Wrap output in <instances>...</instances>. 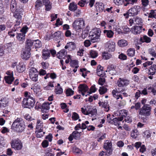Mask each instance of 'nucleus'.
<instances>
[{"instance_id": "obj_1", "label": "nucleus", "mask_w": 156, "mask_h": 156, "mask_svg": "<svg viewBox=\"0 0 156 156\" xmlns=\"http://www.w3.org/2000/svg\"><path fill=\"white\" fill-rule=\"evenodd\" d=\"M25 124L24 121L21 118H17L13 122L12 129L17 132L23 131L25 128Z\"/></svg>"}, {"instance_id": "obj_2", "label": "nucleus", "mask_w": 156, "mask_h": 156, "mask_svg": "<svg viewBox=\"0 0 156 156\" xmlns=\"http://www.w3.org/2000/svg\"><path fill=\"white\" fill-rule=\"evenodd\" d=\"M101 31L100 29L94 28L90 32L89 37L93 42H98L100 40Z\"/></svg>"}, {"instance_id": "obj_3", "label": "nucleus", "mask_w": 156, "mask_h": 156, "mask_svg": "<svg viewBox=\"0 0 156 156\" xmlns=\"http://www.w3.org/2000/svg\"><path fill=\"white\" fill-rule=\"evenodd\" d=\"M35 103L34 98L31 96L24 98L23 101V106L24 108H30L34 107Z\"/></svg>"}, {"instance_id": "obj_4", "label": "nucleus", "mask_w": 156, "mask_h": 156, "mask_svg": "<svg viewBox=\"0 0 156 156\" xmlns=\"http://www.w3.org/2000/svg\"><path fill=\"white\" fill-rule=\"evenodd\" d=\"M151 107L148 104L144 105L139 110V114L141 115L149 116L151 115Z\"/></svg>"}, {"instance_id": "obj_5", "label": "nucleus", "mask_w": 156, "mask_h": 156, "mask_svg": "<svg viewBox=\"0 0 156 156\" xmlns=\"http://www.w3.org/2000/svg\"><path fill=\"white\" fill-rule=\"evenodd\" d=\"M85 25L84 21L82 18H79L74 21L73 26L74 29L79 30L83 28Z\"/></svg>"}, {"instance_id": "obj_6", "label": "nucleus", "mask_w": 156, "mask_h": 156, "mask_svg": "<svg viewBox=\"0 0 156 156\" xmlns=\"http://www.w3.org/2000/svg\"><path fill=\"white\" fill-rule=\"evenodd\" d=\"M23 11L22 8L18 9L13 12V16L16 19H17L16 21V24L15 25V26H18L20 24L21 21L22 15H23Z\"/></svg>"}, {"instance_id": "obj_7", "label": "nucleus", "mask_w": 156, "mask_h": 156, "mask_svg": "<svg viewBox=\"0 0 156 156\" xmlns=\"http://www.w3.org/2000/svg\"><path fill=\"white\" fill-rule=\"evenodd\" d=\"M10 143L12 147L16 150H20L23 147L22 143L18 139L12 140Z\"/></svg>"}, {"instance_id": "obj_8", "label": "nucleus", "mask_w": 156, "mask_h": 156, "mask_svg": "<svg viewBox=\"0 0 156 156\" xmlns=\"http://www.w3.org/2000/svg\"><path fill=\"white\" fill-rule=\"evenodd\" d=\"M104 148L106 151L105 153L106 155H109L112 154L113 149L111 141L106 140L104 144Z\"/></svg>"}, {"instance_id": "obj_9", "label": "nucleus", "mask_w": 156, "mask_h": 156, "mask_svg": "<svg viewBox=\"0 0 156 156\" xmlns=\"http://www.w3.org/2000/svg\"><path fill=\"white\" fill-rule=\"evenodd\" d=\"M140 7L137 6H136L131 8L129 10L128 13L129 16H134L137 15L139 12Z\"/></svg>"}, {"instance_id": "obj_10", "label": "nucleus", "mask_w": 156, "mask_h": 156, "mask_svg": "<svg viewBox=\"0 0 156 156\" xmlns=\"http://www.w3.org/2000/svg\"><path fill=\"white\" fill-rule=\"evenodd\" d=\"M129 81L124 78H120L118 80L117 84L119 87H123L126 86L129 84Z\"/></svg>"}, {"instance_id": "obj_11", "label": "nucleus", "mask_w": 156, "mask_h": 156, "mask_svg": "<svg viewBox=\"0 0 156 156\" xmlns=\"http://www.w3.org/2000/svg\"><path fill=\"white\" fill-rule=\"evenodd\" d=\"M105 45L109 52H112L115 51V43L114 42L109 41L105 44Z\"/></svg>"}, {"instance_id": "obj_12", "label": "nucleus", "mask_w": 156, "mask_h": 156, "mask_svg": "<svg viewBox=\"0 0 156 156\" xmlns=\"http://www.w3.org/2000/svg\"><path fill=\"white\" fill-rule=\"evenodd\" d=\"M22 8L18 5L15 0H12L10 4V9L12 12H13L18 9Z\"/></svg>"}, {"instance_id": "obj_13", "label": "nucleus", "mask_w": 156, "mask_h": 156, "mask_svg": "<svg viewBox=\"0 0 156 156\" xmlns=\"http://www.w3.org/2000/svg\"><path fill=\"white\" fill-rule=\"evenodd\" d=\"M7 74L8 75L5 77V80L6 82L8 84H11L14 79L13 77V74L12 72H7Z\"/></svg>"}, {"instance_id": "obj_14", "label": "nucleus", "mask_w": 156, "mask_h": 156, "mask_svg": "<svg viewBox=\"0 0 156 156\" xmlns=\"http://www.w3.org/2000/svg\"><path fill=\"white\" fill-rule=\"evenodd\" d=\"M79 91L83 96L85 95V93L89 89L87 86L85 84H80L78 87Z\"/></svg>"}, {"instance_id": "obj_15", "label": "nucleus", "mask_w": 156, "mask_h": 156, "mask_svg": "<svg viewBox=\"0 0 156 156\" xmlns=\"http://www.w3.org/2000/svg\"><path fill=\"white\" fill-rule=\"evenodd\" d=\"M30 51L25 49L23 51L21 54L22 58L25 60H27L30 57Z\"/></svg>"}, {"instance_id": "obj_16", "label": "nucleus", "mask_w": 156, "mask_h": 156, "mask_svg": "<svg viewBox=\"0 0 156 156\" xmlns=\"http://www.w3.org/2000/svg\"><path fill=\"white\" fill-rule=\"evenodd\" d=\"M142 27L141 26H135L131 29L132 33L135 34H140L142 31Z\"/></svg>"}, {"instance_id": "obj_17", "label": "nucleus", "mask_w": 156, "mask_h": 156, "mask_svg": "<svg viewBox=\"0 0 156 156\" xmlns=\"http://www.w3.org/2000/svg\"><path fill=\"white\" fill-rule=\"evenodd\" d=\"M53 38L56 41L62 40L63 39V37H62L61 32L58 31L56 32L53 34Z\"/></svg>"}, {"instance_id": "obj_18", "label": "nucleus", "mask_w": 156, "mask_h": 156, "mask_svg": "<svg viewBox=\"0 0 156 156\" xmlns=\"http://www.w3.org/2000/svg\"><path fill=\"white\" fill-rule=\"evenodd\" d=\"M95 6L97 11L102 12L105 9L104 4L101 2H97Z\"/></svg>"}, {"instance_id": "obj_19", "label": "nucleus", "mask_w": 156, "mask_h": 156, "mask_svg": "<svg viewBox=\"0 0 156 156\" xmlns=\"http://www.w3.org/2000/svg\"><path fill=\"white\" fill-rule=\"evenodd\" d=\"M8 99L5 98L0 100V107L2 108L6 107L8 105Z\"/></svg>"}, {"instance_id": "obj_20", "label": "nucleus", "mask_w": 156, "mask_h": 156, "mask_svg": "<svg viewBox=\"0 0 156 156\" xmlns=\"http://www.w3.org/2000/svg\"><path fill=\"white\" fill-rule=\"evenodd\" d=\"M51 103V102H45L42 105V111L43 112H47L50 108V105Z\"/></svg>"}, {"instance_id": "obj_21", "label": "nucleus", "mask_w": 156, "mask_h": 156, "mask_svg": "<svg viewBox=\"0 0 156 156\" xmlns=\"http://www.w3.org/2000/svg\"><path fill=\"white\" fill-rule=\"evenodd\" d=\"M65 49L68 48V49L70 50H74L76 48V44L73 42H69L65 46Z\"/></svg>"}, {"instance_id": "obj_22", "label": "nucleus", "mask_w": 156, "mask_h": 156, "mask_svg": "<svg viewBox=\"0 0 156 156\" xmlns=\"http://www.w3.org/2000/svg\"><path fill=\"white\" fill-rule=\"evenodd\" d=\"M50 55V51L47 49H43L42 52V58L44 60H46Z\"/></svg>"}, {"instance_id": "obj_23", "label": "nucleus", "mask_w": 156, "mask_h": 156, "mask_svg": "<svg viewBox=\"0 0 156 156\" xmlns=\"http://www.w3.org/2000/svg\"><path fill=\"white\" fill-rule=\"evenodd\" d=\"M17 70L19 73L23 72L25 69V66L23 62L20 63L16 66Z\"/></svg>"}, {"instance_id": "obj_24", "label": "nucleus", "mask_w": 156, "mask_h": 156, "mask_svg": "<svg viewBox=\"0 0 156 156\" xmlns=\"http://www.w3.org/2000/svg\"><path fill=\"white\" fill-rule=\"evenodd\" d=\"M33 44V41L30 39H27L26 42L25 49L29 51L30 50L31 47Z\"/></svg>"}, {"instance_id": "obj_25", "label": "nucleus", "mask_w": 156, "mask_h": 156, "mask_svg": "<svg viewBox=\"0 0 156 156\" xmlns=\"http://www.w3.org/2000/svg\"><path fill=\"white\" fill-rule=\"evenodd\" d=\"M140 41L142 43L145 42L148 43L151 42V39L147 35H144L140 37Z\"/></svg>"}, {"instance_id": "obj_26", "label": "nucleus", "mask_w": 156, "mask_h": 156, "mask_svg": "<svg viewBox=\"0 0 156 156\" xmlns=\"http://www.w3.org/2000/svg\"><path fill=\"white\" fill-rule=\"evenodd\" d=\"M43 3L45 5L46 10L49 11L51 8V4L49 0H43Z\"/></svg>"}, {"instance_id": "obj_27", "label": "nucleus", "mask_w": 156, "mask_h": 156, "mask_svg": "<svg viewBox=\"0 0 156 156\" xmlns=\"http://www.w3.org/2000/svg\"><path fill=\"white\" fill-rule=\"evenodd\" d=\"M29 76L32 75V76H38V72L36 69L35 68L32 67L30 68L29 72Z\"/></svg>"}, {"instance_id": "obj_28", "label": "nucleus", "mask_w": 156, "mask_h": 156, "mask_svg": "<svg viewBox=\"0 0 156 156\" xmlns=\"http://www.w3.org/2000/svg\"><path fill=\"white\" fill-rule=\"evenodd\" d=\"M25 34L21 33L17 34L16 37L17 40L20 42H21L22 43L24 42L25 39Z\"/></svg>"}, {"instance_id": "obj_29", "label": "nucleus", "mask_w": 156, "mask_h": 156, "mask_svg": "<svg viewBox=\"0 0 156 156\" xmlns=\"http://www.w3.org/2000/svg\"><path fill=\"white\" fill-rule=\"evenodd\" d=\"M103 67L99 65L97 68V74L98 76H103L104 74L103 71Z\"/></svg>"}, {"instance_id": "obj_30", "label": "nucleus", "mask_w": 156, "mask_h": 156, "mask_svg": "<svg viewBox=\"0 0 156 156\" xmlns=\"http://www.w3.org/2000/svg\"><path fill=\"white\" fill-rule=\"evenodd\" d=\"M103 32L107 37L109 38L112 37L114 34L113 32L111 30H105Z\"/></svg>"}, {"instance_id": "obj_31", "label": "nucleus", "mask_w": 156, "mask_h": 156, "mask_svg": "<svg viewBox=\"0 0 156 156\" xmlns=\"http://www.w3.org/2000/svg\"><path fill=\"white\" fill-rule=\"evenodd\" d=\"M66 54L65 49H63L59 51L57 55L58 58L59 59H62L64 57Z\"/></svg>"}, {"instance_id": "obj_32", "label": "nucleus", "mask_w": 156, "mask_h": 156, "mask_svg": "<svg viewBox=\"0 0 156 156\" xmlns=\"http://www.w3.org/2000/svg\"><path fill=\"white\" fill-rule=\"evenodd\" d=\"M89 30V28L87 26L86 27L85 29L83 31L81 35V37L83 39H85L88 36Z\"/></svg>"}, {"instance_id": "obj_33", "label": "nucleus", "mask_w": 156, "mask_h": 156, "mask_svg": "<svg viewBox=\"0 0 156 156\" xmlns=\"http://www.w3.org/2000/svg\"><path fill=\"white\" fill-rule=\"evenodd\" d=\"M97 113V110L96 108H89L88 115L90 116L95 115Z\"/></svg>"}, {"instance_id": "obj_34", "label": "nucleus", "mask_w": 156, "mask_h": 156, "mask_svg": "<svg viewBox=\"0 0 156 156\" xmlns=\"http://www.w3.org/2000/svg\"><path fill=\"white\" fill-rule=\"evenodd\" d=\"M77 8V6L76 3L73 2L70 4L69 6V9L71 11H74Z\"/></svg>"}, {"instance_id": "obj_35", "label": "nucleus", "mask_w": 156, "mask_h": 156, "mask_svg": "<svg viewBox=\"0 0 156 156\" xmlns=\"http://www.w3.org/2000/svg\"><path fill=\"white\" fill-rule=\"evenodd\" d=\"M118 44L119 46L123 47L127 45L128 42L126 40L122 39L119 41Z\"/></svg>"}, {"instance_id": "obj_36", "label": "nucleus", "mask_w": 156, "mask_h": 156, "mask_svg": "<svg viewBox=\"0 0 156 156\" xmlns=\"http://www.w3.org/2000/svg\"><path fill=\"white\" fill-rule=\"evenodd\" d=\"M156 72V65H153L150 67L149 70V74L152 75L155 74Z\"/></svg>"}, {"instance_id": "obj_37", "label": "nucleus", "mask_w": 156, "mask_h": 156, "mask_svg": "<svg viewBox=\"0 0 156 156\" xmlns=\"http://www.w3.org/2000/svg\"><path fill=\"white\" fill-rule=\"evenodd\" d=\"M35 133H36V137L38 138L41 137L45 133L43 131V129H37Z\"/></svg>"}, {"instance_id": "obj_38", "label": "nucleus", "mask_w": 156, "mask_h": 156, "mask_svg": "<svg viewBox=\"0 0 156 156\" xmlns=\"http://www.w3.org/2000/svg\"><path fill=\"white\" fill-rule=\"evenodd\" d=\"M34 92L36 94H39L41 92V88L39 85L35 84L33 87Z\"/></svg>"}, {"instance_id": "obj_39", "label": "nucleus", "mask_w": 156, "mask_h": 156, "mask_svg": "<svg viewBox=\"0 0 156 156\" xmlns=\"http://www.w3.org/2000/svg\"><path fill=\"white\" fill-rule=\"evenodd\" d=\"M43 122L40 119H38L37 120L36 129H43Z\"/></svg>"}, {"instance_id": "obj_40", "label": "nucleus", "mask_w": 156, "mask_h": 156, "mask_svg": "<svg viewBox=\"0 0 156 156\" xmlns=\"http://www.w3.org/2000/svg\"><path fill=\"white\" fill-rule=\"evenodd\" d=\"M135 50L134 48H130L127 51V55L129 56L132 57L135 54Z\"/></svg>"}, {"instance_id": "obj_41", "label": "nucleus", "mask_w": 156, "mask_h": 156, "mask_svg": "<svg viewBox=\"0 0 156 156\" xmlns=\"http://www.w3.org/2000/svg\"><path fill=\"white\" fill-rule=\"evenodd\" d=\"M135 23L137 25H142L143 23L142 18L138 16L136 17H135Z\"/></svg>"}, {"instance_id": "obj_42", "label": "nucleus", "mask_w": 156, "mask_h": 156, "mask_svg": "<svg viewBox=\"0 0 156 156\" xmlns=\"http://www.w3.org/2000/svg\"><path fill=\"white\" fill-rule=\"evenodd\" d=\"M33 44L36 48H39L41 46V42L39 40H36L33 41Z\"/></svg>"}, {"instance_id": "obj_43", "label": "nucleus", "mask_w": 156, "mask_h": 156, "mask_svg": "<svg viewBox=\"0 0 156 156\" xmlns=\"http://www.w3.org/2000/svg\"><path fill=\"white\" fill-rule=\"evenodd\" d=\"M102 56L103 59L107 60L112 58V55L111 54L104 52L103 53Z\"/></svg>"}, {"instance_id": "obj_44", "label": "nucleus", "mask_w": 156, "mask_h": 156, "mask_svg": "<svg viewBox=\"0 0 156 156\" xmlns=\"http://www.w3.org/2000/svg\"><path fill=\"white\" fill-rule=\"evenodd\" d=\"M81 133V132L79 133L77 131H74L72 133L73 135L74 138L76 140L78 139L80 137Z\"/></svg>"}, {"instance_id": "obj_45", "label": "nucleus", "mask_w": 156, "mask_h": 156, "mask_svg": "<svg viewBox=\"0 0 156 156\" xmlns=\"http://www.w3.org/2000/svg\"><path fill=\"white\" fill-rule=\"evenodd\" d=\"M99 91L100 94H103L107 91V89L103 87H100L99 90Z\"/></svg>"}, {"instance_id": "obj_46", "label": "nucleus", "mask_w": 156, "mask_h": 156, "mask_svg": "<svg viewBox=\"0 0 156 156\" xmlns=\"http://www.w3.org/2000/svg\"><path fill=\"white\" fill-rule=\"evenodd\" d=\"M35 6L36 8L38 9L39 7L42 6V3L41 0H37L35 3Z\"/></svg>"}, {"instance_id": "obj_47", "label": "nucleus", "mask_w": 156, "mask_h": 156, "mask_svg": "<svg viewBox=\"0 0 156 156\" xmlns=\"http://www.w3.org/2000/svg\"><path fill=\"white\" fill-rule=\"evenodd\" d=\"M137 130H133L131 134V136L133 138H136L137 137Z\"/></svg>"}, {"instance_id": "obj_48", "label": "nucleus", "mask_w": 156, "mask_h": 156, "mask_svg": "<svg viewBox=\"0 0 156 156\" xmlns=\"http://www.w3.org/2000/svg\"><path fill=\"white\" fill-rule=\"evenodd\" d=\"M74 93V91L71 89L68 88L66 91V94L67 96L73 95Z\"/></svg>"}, {"instance_id": "obj_49", "label": "nucleus", "mask_w": 156, "mask_h": 156, "mask_svg": "<svg viewBox=\"0 0 156 156\" xmlns=\"http://www.w3.org/2000/svg\"><path fill=\"white\" fill-rule=\"evenodd\" d=\"M90 53L91 57L93 58H96L98 56V53L95 51L91 50Z\"/></svg>"}, {"instance_id": "obj_50", "label": "nucleus", "mask_w": 156, "mask_h": 156, "mask_svg": "<svg viewBox=\"0 0 156 156\" xmlns=\"http://www.w3.org/2000/svg\"><path fill=\"white\" fill-rule=\"evenodd\" d=\"M5 48L2 45L0 44V56H2L4 54Z\"/></svg>"}, {"instance_id": "obj_51", "label": "nucleus", "mask_w": 156, "mask_h": 156, "mask_svg": "<svg viewBox=\"0 0 156 156\" xmlns=\"http://www.w3.org/2000/svg\"><path fill=\"white\" fill-rule=\"evenodd\" d=\"M98 104L99 105V106H101V107L104 108H106V107L108 105V103H107V101L105 102L104 101V102H99Z\"/></svg>"}, {"instance_id": "obj_52", "label": "nucleus", "mask_w": 156, "mask_h": 156, "mask_svg": "<svg viewBox=\"0 0 156 156\" xmlns=\"http://www.w3.org/2000/svg\"><path fill=\"white\" fill-rule=\"evenodd\" d=\"M151 134L149 130L145 131L143 133V136L144 137L148 138L151 136Z\"/></svg>"}, {"instance_id": "obj_53", "label": "nucleus", "mask_w": 156, "mask_h": 156, "mask_svg": "<svg viewBox=\"0 0 156 156\" xmlns=\"http://www.w3.org/2000/svg\"><path fill=\"white\" fill-rule=\"evenodd\" d=\"M149 53L153 57L156 58V52L153 49H150L149 50Z\"/></svg>"}, {"instance_id": "obj_54", "label": "nucleus", "mask_w": 156, "mask_h": 156, "mask_svg": "<svg viewBox=\"0 0 156 156\" xmlns=\"http://www.w3.org/2000/svg\"><path fill=\"white\" fill-rule=\"evenodd\" d=\"M92 86L91 88L90 89V92H88V93L87 95H86V96L89 94H91L92 92H94L97 89L95 87V85Z\"/></svg>"}, {"instance_id": "obj_55", "label": "nucleus", "mask_w": 156, "mask_h": 156, "mask_svg": "<svg viewBox=\"0 0 156 156\" xmlns=\"http://www.w3.org/2000/svg\"><path fill=\"white\" fill-rule=\"evenodd\" d=\"M122 29L125 34H126L129 32L130 31V29L127 26H123L122 27Z\"/></svg>"}, {"instance_id": "obj_56", "label": "nucleus", "mask_w": 156, "mask_h": 156, "mask_svg": "<svg viewBox=\"0 0 156 156\" xmlns=\"http://www.w3.org/2000/svg\"><path fill=\"white\" fill-rule=\"evenodd\" d=\"M51 38H53V34H47L44 37V39L45 40L48 41Z\"/></svg>"}, {"instance_id": "obj_57", "label": "nucleus", "mask_w": 156, "mask_h": 156, "mask_svg": "<svg viewBox=\"0 0 156 156\" xmlns=\"http://www.w3.org/2000/svg\"><path fill=\"white\" fill-rule=\"evenodd\" d=\"M115 30L119 34H120L122 33L121 29L119 26H116L114 28Z\"/></svg>"}, {"instance_id": "obj_58", "label": "nucleus", "mask_w": 156, "mask_h": 156, "mask_svg": "<svg viewBox=\"0 0 156 156\" xmlns=\"http://www.w3.org/2000/svg\"><path fill=\"white\" fill-rule=\"evenodd\" d=\"M86 0H81L79 2L78 5L81 7H83L84 6L85 4L86 3Z\"/></svg>"}, {"instance_id": "obj_59", "label": "nucleus", "mask_w": 156, "mask_h": 156, "mask_svg": "<svg viewBox=\"0 0 156 156\" xmlns=\"http://www.w3.org/2000/svg\"><path fill=\"white\" fill-rule=\"evenodd\" d=\"M63 92L62 89V88L57 87L55 89V93L56 94H60Z\"/></svg>"}, {"instance_id": "obj_60", "label": "nucleus", "mask_w": 156, "mask_h": 156, "mask_svg": "<svg viewBox=\"0 0 156 156\" xmlns=\"http://www.w3.org/2000/svg\"><path fill=\"white\" fill-rule=\"evenodd\" d=\"M106 134H102L100 135V137L98 139V141L99 142L101 141L102 140L105 138Z\"/></svg>"}, {"instance_id": "obj_61", "label": "nucleus", "mask_w": 156, "mask_h": 156, "mask_svg": "<svg viewBox=\"0 0 156 156\" xmlns=\"http://www.w3.org/2000/svg\"><path fill=\"white\" fill-rule=\"evenodd\" d=\"M105 81V78L100 77L98 80V84L101 85H103L104 84Z\"/></svg>"}, {"instance_id": "obj_62", "label": "nucleus", "mask_w": 156, "mask_h": 156, "mask_svg": "<svg viewBox=\"0 0 156 156\" xmlns=\"http://www.w3.org/2000/svg\"><path fill=\"white\" fill-rule=\"evenodd\" d=\"M156 16L154 14V12L153 10L151 11L150 12L149 14L148 18H156Z\"/></svg>"}, {"instance_id": "obj_63", "label": "nucleus", "mask_w": 156, "mask_h": 156, "mask_svg": "<svg viewBox=\"0 0 156 156\" xmlns=\"http://www.w3.org/2000/svg\"><path fill=\"white\" fill-rule=\"evenodd\" d=\"M84 44L85 46L87 47H89L91 44L90 41L88 40H85L84 42Z\"/></svg>"}, {"instance_id": "obj_64", "label": "nucleus", "mask_w": 156, "mask_h": 156, "mask_svg": "<svg viewBox=\"0 0 156 156\" xmlns=\"http://www.w3.org/2000/svg\"><path fill=\"white\" fill-rule=\"evenodd\" d=\"M72 118L73 119L76 120L79 118V116L77 113L76 112H73L72 115Z\"/></svg>"}]
</instances>
